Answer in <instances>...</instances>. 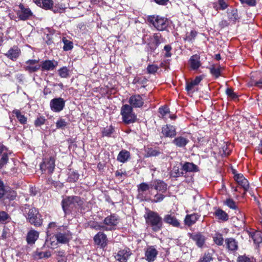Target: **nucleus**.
Segmentation results:
<instances>
[{
	"instance_id": "f257e3e1",
	"label": "nucleus",
	"mask_w": 262,
	"mask_h": 262,
	"mask_svg": "<svg viewBox=\"0 0 262 262\" xmlns=\"http://www.w3.org/2000/svg\"><path fill=\"white\" fill-rule=\"evenodd\" d=\"M82 204L83 201L78 196H67L63 199L61 202L62 208L66 215L80 207Z\"/></svg>"
},
{
	"instance_id": "f03ea898",
	"label": "nucleus",
	"mask_w": 262,
	"mask_h": 262,
	"mask_svg": "<svg viewBox=\"0 0 262 262\" xmlns=\"http://www.w3.org/2000/svg\"><path fill=\"white\" fill-rule=\"evenodd\" d=\"M144 217L146 224L150 226L154 231H158L162 228V219L158 213L149 210L144 215Z\"/></svg>"
},
{
	"instance_id": "7ed1b4c3",
	"label": "nucleus",
	"mask_w": 262,
	"mask_h": 262,
	"mask_svg": "<svg viewBox=\"0 0 262 262\" xmlns=\"http://www.w3.org/2000/svg\"><path fill=\"white\" fill-rule=\"evenodd\" d=\"M147 20L150 25L159 31L166 30L169 25L167 18L158 15H149Z\"/></svg>"
},
{
	"instance_id": "20e7f679",
	"label": "nucleus",
	"mask_w": 262,
	"mask_h": 262,
	"mask_svg": "<svg viewBox=\"0 0 262 262\" xmlns=\"http://www.w3.org/2000/svg\"><path fill=\"white\" fill-rule=\"evenodd\" d=\"M121 115L122 120L125 124L135 122L137 119L136 116L133 113L132 107L128 104H124L122 106Z\"/></svg>"
},
{
	"instance_id": "39448f33",
	"label": "nucleus",
	"mask_w": 262,
	"mask_h": 262,
	"mask_svg": "<svg viewBox=\"0 0 262 262\" xmlns=\"http://www.w3.org/2000/svg\"><path fill=\"white\" fill-rule=\"evenodd\" d=\"M138 198L142 201H146L149 199L150 189L152 188V183L149 184L145 182H143L138 185Z\"/></svg>"
},
{
	"instance_id": "423d86ee",
	"label": "nucleus",
	"mask_w": 262,
	"mask_h": 262,
	"mask_svg": "<svg viewBox=\"0 0 262 262\" xmlns=\"http://www.w3.org/2000/svg\"><path fill=\"white\" fill-rule=\"evenodd\" d=\"M103 222L105 227V231H113L117 229L120 219L117 215L112 214L105 217Z\"/></svg>"
},
{
	"instance_id": "0eeeda50",
	"label": "nucleus",
	"mask_w": 262,
	"mask_h": 262,
	"mask_svg": "<svg viewBox=\"0 0 262 262\" xmlns=\"http://www.w3.org/2000/svg\"><path fill=\"white\" fill-rule=\"evenodd\" d=\"M57 233L56 239L59 243L66 244L69 242L71 237L70 232L66 226H60L57 229Z\"/></svg>"
},
{
	"instance_id": "6e6552de",
	"label": "nucleus",
	"mask_w": 262,
	"mask_h": 262,
	"mask_svg": "<svg viewBox=\"0 0 262 262\" xmlns=\"http://www.w3.org/2000/svg\"><path fill=\"white\" fill-rule=\"evenodd\" d=\"M27 220L31 224L35 226H40L42 224V220L38 210L35 208L29 209L27 214Z\"/></svg>"
},
{
	"instance_id": "1a4fd4ad",
	"label": "nucleus",
	"mask_w": 262,
	"mask_h": 262,
	"mask_svg": "<svg viewBox=\"0 0 262 262\" xmlns=\"http://www.w3.org/2000/svg\"><path fill=\"white\" fill-rule=\"evenodd\" d=\"M18 9L16 11V14L20 20H27L31 18L33 15L31 9L22 4L18 5Z\"/></svg>"
},
{
	"instance_id": "9d476101",
	"label": "nucleus",
	"mask_w": 262,
	"mask_h": 262,
	"mask_svg": "<svg viewBox=\"0 0 262 262\" xmlns=\"http://www.w3.org/2000/svg\"><path fill=\"white\" fill-rule=\"evenodd\" d=\"M65 100L60 97L52 99L50 102L51 110L56 113L61 112L65 106Z\"/></svg>"
},
{
	"instance_id": "9b49d317",
	"label": "nucleus",
	"mask_w": 262,
	"mask_h": 262,
	"mask_svg": "<svg viewBox=\"0 0 262 262\" xmlns=\"http://www.w3.org/2000/svg\"><path fill=\"white\" fill-rule=\"evenodd\" d=\"M24 69L29 73H32L38 71L40 69L39 60L29 59L25 62Z\"/></svg>"
},
{
	"instance_id": "f8f14e48",
	"label": "nucleus",
	"mask_w": 262,
	"mask_h": 262,
	"mask_svg": "<svg viewBox=\"0 0 262 262\" xmlns=\"http://www.w3.org/2000/svg\"><path fill=\"white\" fill-rule=\"evenodd\" d=\"M162 135L166 138H173L177 134L176 127L170 124L163 126L161 129Z\"/></svg>"
},
{
	"instance_id": "ddd939ff",
	"label": "nucleus",
	"mask_w": 262,
	"mask_h": 262,
	"mask_svg": "<svg viewBox=\"0 0 262 262\" xmlns=\"http://www.w3.org/2000/svg\"><path fill=\"white\" fill-rule=\"evenodd\" d=\"M55 166L54 158L50 157L49 159H46L40 164V169L42 171L48 170V172L52 173L54 170Z\"/></svg>"
},
{
	"instance_id": "4468645a",
	"label": "nucleus",
	"mask_w": 262,
	"mask_h": 262,
	"mask_svg": "<svg viewBox=\"0 0 262 262\" xmlns=\"http://www.w3.org/2000/svg\"><path fill=\"white\" fill-rule=\"evenodd\" d=\"M58 66V62L54 60H46L42 61L40 64L41 70L42 72L53 71Z\"/></svg>"
},
{
	"instance_id": "2eb2a0df",
	"label": "nucleus",
	"mask_w": 262,
	"mask_h": 262,
	"mask_svg": "<svg viewBox=\"0 0 262 262\" xmlns=\"http://www.w3.org/2000/svg\"><path fill=\"white\" fill-rule=\"evenodd\" d=\"M130 255L131 252L129 249L124 248L119 250L115 257L119 262H126Z\"/></svg>"
},
{
	"instance_id": "dca6fc26",
	"label": "nucleus",
	"mask_w": 262,
	"mask_h": 262,
	"mask_svg": "<svg viewBox=\"0 0 262 262\" xmlns=\"http://www.w3.org/2000/svg\"><path fill=\"white\" fill-rule=\"evenodd\" d=\"M128 102L132 108L141 107L144 104V100L140 95H135L129 98Z\"/></svg>"
},
{
	"instance_id": "f3484780",
	"label": "nucleus",
	"mask_w": 262,
	"mask_h": 262,
	"mask_svg": "<svg viewBox=\"0 0 262 262\" xmlns=\"http://www.w3.org/2000/svg\"><path fill=\"white\" fill-rule=\"evenodd\" d=\"M152 186L158 192L164 193L167 189V185L163 181L160 180H155L152 182Z\"/></svg>"
},
{
	"instance_id": "a211bd4d",
	"label": "nucleus",
	"mask_w": 262,
	"mask_h": 262,
	"mask_svg": "<svg viewBox=\"0 0 262 262\" xmlns=\"http://www.w3.org/2000/svg\"><path fill=\"white\" fill-rule=\"evenodd\" d=\"M157 250L152 246L148 247L145 252V259L148 262L154 261L157 255Z\"/></svg>"
},
{
	"instance_id": "6ab92c4d",
	"label": "nucleus",
	"mask_w": 262,
	"mask_h": 262,
	"mask_svg": "<svg viewBox=\"0 0 262 262\" xmlns=\"http://www.w3.org/2000/svg\"><path fill=\"white\" fill-rule=\"evenodd\" d=\"M190 238L195 243L199 248H202L205 244L206 238L200 232H198L191 235Z\"/></svg>"
},
{
	"instance_id": "aec40b11",
	"label": "nucleus",
	"mask_w": 262,
	"mask_h": 262,
	"mask_svg": "<svg viewBox=\"0 0 262 262\" xmlns=\"http://www.w3.org/2000/svg\"><path fill=\"white\" fill-rule=\"evenodd\" d=\"M189 142V140L186 136H180L175 138L172 142L177 147L183 148Z\"/></svg>"
},
{
	"instance_id": "412c9836",
	"label": "nucleus",
	"mask_w": 262,
	"mask_h": 262,
	"mask_svg": "<svg viewBox=\"0 0 262 262\" xmlns=\"http://www.w3.org/2000/svg\"><path fill=\"white\" fill-rule=\"evenodd\" d=\"M20 54V50L17 46H14L10 48L5 55L10 59L16 60Z\"/></svg>"
},
{
	"instance_id": "4be33fe9",
	"label": "nucleus",
	"mask_w": 262,
	"mask_h": 262,
	"mask_svg": "<svg viewBox=\"0 0 262 262\" xmlns=\"http://www.w3.org/2000/svg\"><path fill=\"white\" fill-rule=\"evenodd\" d=\"M234 179L238 184V185H241L242 187L244 189L245 192L248 191L249 185L248 180L244 178L243 174H237L234 176Z\"/></svg>"
},
{
	"instance_id": "5701e85b",
	"label": "nucleus",
	"mask_w": 262,
	"mask_h": 262,
	"mask_svg": "<svg viewBox=\"0 0 262 262\" xmlns=\"http://www.w3.org/2000/svg\"><path fill=\"white\" fill-rule=\"evenodd\" d=\"M94 240L97 245L101 247H105L106 245V235L103 232H99L96 234L94 237Z\"/></svg>"
},
{
	"instance_id": "b1692460",
	"label": "nucleus",
	"mask_w": 262,
	"mask_h": 262,
	"mask_svg": "<svg viewBox=\"0 0 262 262\" xmlns=\"http://www.w3.org/2000/svg\"><path fill=\"white\" fill-rule=\"evenodd\" d=\"M159 113L160 117L164 119L165 120H167V115H168V117L171 120H174L176 118V116L170 114L169 109L167 106H163L159 108Z\"/></svg>"
},
{
	"instance_id": "393cba45",
	"label": "nucleus",
	"mask_w": 262,
	"mask_h": 262,
	"mask_svg": "<svg viewBox=\"0 0 262 262\" xmlns=\"http://www.w3.org/2000/svg\"><path fill=\"white\" fill-rule=\"evenodd\" d=\"M249 236L251 237L255 245H258L262 242V233L257 231H248Z\"/></svg>"
},
{
	"instance_id": "a878e982",
	"label": "nucleus",
	"mask_w": 262,
	"mask_h": 262,
	"mask_svg": "<svg viewBox=\"0 0 262 262\" xmlns=\"http://www.w3.org/2000/svg\"><path fill=\"white\" fill-rule=\"evenodd\" d=\"M130 159V152L125 149L121 150L118 154L117 160L122 163H124Z\"/></svg>"
},
{
	"instance_id": "bb28decb",
	"label": "nucleus",
	"mask_w": 262,
	"mask_h": 262,
	"mask_svg": "<svg viewBox=\"0 0 262 262\" xmlns=\"http://www.w3.org/2000/svg\"><path fill=\"white\" fill-rule=\"evenodd\" d=\"M164 221L175 227H179L180 226L179 221L172 214H166L164 217Z\"/></svg>"
},
{
	"instance_id": "cd10ccee",
	"label": "nucleus",
	"mask_w": 262,
	"mask_h": 262,
	"mask_svg": "<svg viewBox=\"0 0 262 262\" xmlns=\"http://www.w3.org/2000/svg\"><path fill=\"white\" fill-rule=\"evenodd\" d=\"M39 236V233L35 230H30L27 235V242L28 244H33L37 239Z\"/></svg>"
},
{
	"instance_id": "c85d7f7f",
	"label": "nucleus",
	"mask_w": 262,
	"mask_h": 262,
	"mask_svg": "<svg viewBox=\"0 0 262 262\" xmlns=\"http://www.w3.org/2000/svg\"><path fill=\"white\" fill-rule=\"evenodd\" d=\"M200 56L197 54L192 55L189 59L190 67L193 70H197L201 66Z\"/></svg>"
},
{
	"instance_id": "c756f323",
	"label": "nucleus",
	"mask_w": 262,
	"mask_h": 262,
	"mask_svg": "<svg viewBox=\"0 0 262 262\" xmlns=\"http://www.w3.org/2000/svg\"><path fill=\"white\" fill-rule=\"evenodd\" d=\"M182 170L186 172H195L199 170L197 165L191 162H185L182 166Z\"/></svg>"
},
{
	"instance_id": "7c9ffc66",
	"label": "nucleus",
	"mask_w": 262,
	"mask_h": 262,
	"mask_svg": "<svg viewBox=\"0 0 262 262\" xmlns=\"http://www.w3.org/2000/svg\"><path fill=\"white\" fill-rule=\"evenodd\" d=\"M35 3L38 6L46 10L52 9L53 7L52 0H35Z\"/></svg>"
},
{
	"instance_id": "2f4dec72",
	"label": "nucleus",
	"mask_w": 262,
	"mask_h": 262,
	"mask_svg": "<svg viewBox=\"0 0 262 262\" xmlns=\"http://www.w3.org/2000/svg\"><path fill=\"white\" fill-rule=\"evenodd\" d=\"M200 215L197 213L187 215L185 219V223L186 225L190 226L193 225L198 220Z\"/></svg>"
},
{
	"instance_id": "473e14b6",
	"label": "nucleus",
	"mask_w": 262,
	"mask_h": 262,
	"mask_svg": "<svg viewBox=\"0 0 262 262\" xmlns=\"http://www.w3.org/2000/svg\"><path fill=\"white\" fill-rule=\"evenodd\" d=\"M226 247L230 251H235L237 249V242L233 238H228L225 239Z\"/></svg>"
},
{
	"instance_id": "72a5a7b5",
	"label": "nucleus",
	"mask_w": 262,
	"mask_h": 262,
	"mask_svg": "<svg viewBox=\"0 0 262 262\" xmlns=\"http://www.w3.org/2000/svg\"><path fill=\"white\" fill-rule=\"evenodd\" d=\"M212 5L213 8L217 11L224 10L228 7V4L226 0H218L214 2Z\"/></svg>"
},
{
	"instance_id": "f704fd0d",
	"label": "nucleus",
	"mask_w": 262,
	"mask_h": 262,
	"mask_svg": "<svg viewBox=\"0 0 262 262\" xmlns=\"http://www.w3.org/2000/svg\"><path fill=\"white\" fill-rule=\"evenodd\" d=\"M170 174L171 177L174 178H177L183 176V172L181 170L180 163H177L173 166L170 172Z\"/></svg>"
},
{
	"instance_id": "c9c22d12",
	"label": "nucleus",
	"mask_w": 262,
	"mask_h": 262,
	"mask_svg": "<svg viewBox=\"0 0 262 262\" xmlns=\"http://www.w3.org/2000/svg\"><path fill=\"white\" fill-rule=\"evenodd\" d=\"M214 215L219 220L226 221L229 219L228 214L222 209H217L214 212Z\"/></svg>"
},
{
	"instance_id": "e433bc0d",
	"label": "nucleus",
	"mask_w": 262,
	"mask_h": 262,
	"mask_svg": "<svg viewBox=\"0 0 262 262\" xmlns=\"http://www.w3.org/2000/svg\"><path fill=\"white\" fill-rule=\"evenodd\" d=\"M228 17L229 20L233 23H235L239 18L237 10L236 9H232L227 11Z\"/></svg>"
},
{
	"instance_id": "4c0bfd02",
	"label": "nucleus",
	"mask_w": 262,
	"mask_h": 262,
	"mask_svg": "<svg viewBox=\"0 0 262 262\" xmlns=\"http://www.w3.org/2000/svg\"><path fill=\"white\" fill-rule=\"evenodd\" d=\"M79 173L74 170H70L68 172V181L70 182H76L79 179Z\"/></svg>"
},
{
	"instance_id": "58836bf2",
	"label": "nucleus",
	"mask_w": 262,
	"mask_h": 262,
	"mask_svg": "<svg viewBox=\"0 0 262 262\" xmlns=\"http://www.w3.org/2000/svg\"><path fill=\"white\" fill-rule=\"evenodd\" d=\"M58 243V242L56 240V237L49 238V236H48L46 240L45 244L47 247L54 249L57 247Z\"/></svg>"
},
{
	"instance_id": "ea45409f",
	"label": "nucleus",
	"mask_w": 262,
	"mask_h": 262,
	"mask_svg": "<svg viewBox=\"0 0 262 262\" xmlns=\"http://www.w3.org/2000/svg\"><path fill=\"white\" fill-rule=\"evenodd\" d=\"M210 72L212 76L218 78L221 75V67L220 66H212L209 68Z\"/></svg>"
},
{
	"instance_id": "a19ab883",
	"label": "nucleus",
	"mask_w": 262,
	"mask_h": 262,
	"mask_svg": "<svg viewBox=\"0 0 262 262\" xmlns=\"http://www.w3.org/2000/svg\"><path fill=\"white\" fill-rule=\"evenodd\" d=\"M13 114L15 115L16 118L18 120L19 122L23 124L26 123L27 118L18 110H14L13 112Z\"/></svg>"
},
{
	"instance_id": "79ce46f5",
	"label": "nucleus",
	"mask_w": 262,
	"mask_h": 262,
	"mask_svg": "<svg viewBox=\"0 0 262 262\" xmlns=\"http://www.w3.org/2000/svg\"><path fill=\"white\" fill-rule=\"evenodd\" d=\"M62 41L64 44L63 47V49L64 51H68L71 50L73 49V43L72 41L68 40L66 37L62 38Z\"/></svg>"
},
{
	"instance_id": "37998d69",
	"label": "nucleus",
	"mask_w": 262,
	"mask_h": 262,
	"mask_svg": "<svg viewBox=\"0 0 262 262\" xmlns=\"http://www.w3.org/2000/svg\"><path fill=\"white\" fill-rule=\"evenodd\" d=\"M58 73L61 78H66L69 76V70L67 67H63L59 69Z\"/></svg>"
},
{
	"instance_id": "c03bdc74",
	"label": "nucleus",
	"mask_w": 262,
	"mask_h": 262,
	"mask_svg": "<svg viewBox=\"0 0 262 262\" xmlns=\"http://www.w3.org/2000/svg\"><path fill=\"white\" fill-rule=\"evenodd\" d=\"M90 226L92 228L96 230L105 231V227L103 222H93L91 224H90Z\"/></svg>"
},
{
	"instance_id": "a18cd8bd",
	"label": "nucleus",
	"mask_w": 262,
	"mask_h": 262,
	"mask_svg": "<svg viewBox=\"0 0 262 262\" xmlns=\"http://www.w3.org/2000/svg\"><path fill=\"white\" fill-rule=\"evenodd\" d=\"M214 242L217 245H222L224 243V239L222 234L219 233H215L213 236Z\"/></svg>"
},
{
	"instance_id": "49530a36",
	"label": "nucleus",
	"mask_w": 262,
	"mask_h": 262,
	"mask_svg": "<svg viewBox=\"0 0 262 262\" xmlns=\"http://www.w3.org/2000/svg\"><path fill=\"white\" fill-rule=\"evenodd\" d=\"M212 259V254L206 252L200 257L199 262H210Z\"/></svg>"
},
{
	"instance_id": "de8ad7c7",
	"label": "nucleus",
	"mask_w": 262,
	"mask_h": 262,
	"mask_svg": "<svg viewBox=\"0 0 262 262\" xmlns=\"http://www.w3.org/2000/svg\"><path fill=\"white\" fill-rule=\"evenodd\" d=\"M224 204L227 205L230 209L233 210H237L238 207L236 204V203L234 201L233 199H227L225 201Z\"/></svg>"
},
{
	"instance_id": "09e8293b",
	"label": "nucleus",
	"mask_w": 262,
	"mask_h": 262,
	"mask_svg": "<svg viewBox=\"0 0 262 262\" xmlns=\"http://www.w3.org/2000/svg\"><path fill=\"white\" fill-rule=\"evenodd\" d=\"M164 193L162 192H157L154 195V198L152 200H151L152 203H158L162 202L165 197V195L163 194Z\"/></svg>"
},
{
	"instance_id": "8fccbe9b",
	"label": "nucleus",
	"mask_w": 262,
	"mask_h": 262,
	"mask_svg": "<svg viewBox=\"0 0 262 262\" xmlns=\"http://www.w3.org/2000/svg\"><path fill=\"white\" fill-rule=\"evenodd\" d=\"M9 154L7 152H3L2 157L0 159V168H2L5 165L8 161Z\"/></svg>"
},
{
	"instance_id": "3c124183",
	"label": "nucleus",
	"mask_w": 262,
	"mask_h": 262,
	"mask_svg": "<svg viewBox=\"0 0 262 262\" xmlns=\"http://www.w3.org/2000/svg\"><path fill=\"white\" fill-rule=\"evenodd\" d=\"M56 227L57 225L55 222L50 223L48 225L47 231V236H50L53 234V229H56L57 230V228Z\"/></svg>"
},
{
	"instance_id": "603ef678",
	"label": "nucleus",
	"mask_w": 262,
	"mask_h": 262,
	"mask_svg": "<svg viewBox=\"0 0 262 262\" xmlns=\"http://www.w3.org/2000/svg\"><path fill=\"white\" fill-rule=\"evenodd\" d=\"M238 262H255V260L253 257L241 256L238 257Z\"/></svg>"
},
{
	"instance_id": "864d4df0",
	"label": "nucleus",
	"mask_w": 262,
	"mask_h": 262,
	"mask_svg": "<svg viewBox=\"0 0 262 262\" xmlns=\"http://www.w3.org/2000/svg\"><path fill=\"white\" fill-rule=\"evenodd\" d=\"M197 35V32L194 30H191L190 33L187 34L186 40L190 41L195 38Z\"/></svg>"
},
{
	"instance_id": "5fc2aeb1",
	"label": "nucleus",
	"mask_w": 262,
	"mask_h": 262,
	"mask_svg": "<svg viewBox=\"0 0 262 262\" xmlns=\"http://www.w3.org/2000/svg\"><path fill=\"white\" fill-rule=\"evenodd\" d=\"M159 68L157 65L155 64H149L147 67V71L149 74H154L155 73Z\"/></svg>"
},
{
	"instance_id": "6e6d98bb",
	"label": "nucleus",
	"mask_w": 262,
	"mask_h": 262,
	"mask_svg": "<svg viewBox=\"0 0 262 262\" xmlns=\"http://www.w3.org/2000/svg\"><path fill=\"white\" fill-rule=\"evenodd\" d=\"M154 42L156 46H158L161 42V36L159 33H155L153 35Z\"/></svg>"
},
{
	"instance_id": "4d7b16f0",
	"label": "nucleus",
	"mask_w": 262,
	"mask_h": 262,
	"mask_svg": "<svg viewBox=\"0 0 262 262\" xmlns=\"http://www.w3.org/2000/svg\"><path fill=\"white\" fill-rule=\"evenodd\" d=\"M195 85L191 81L190 82H187L186 84V90L188 93H193L195 91Z\"/></svg>"
},
{
	"instance_id": "13d9d810",
	"label": "nucleus",
	"mask_w": 262,
	"mask_h": 262,
	"mask_svg": "<svg viewBox=\"0 0 262 262\" xmlns=\"http://www.w3.org/2000/svg\"><path fill=\"white\" fill-rule=\"evenodd\" d=\"M46 119L44 117H38L34 122V124L36 126H39L45 124Z\"/></svg>"
},
{
	"instance_id": "bf43d9fd",
	"label": "nucleus",
	"mask_w": 262,
	"mask_h": 262,
	"mask_svg": "<svg viewBox=\"0 0 262 262\" xmlns=\"http://www.w3.org/2000/svg\"><path fill=\"white\" fill-rule=\"evenodd\" d=\"M67 125V123L62 119H60L56 123V126L57 128H62L66 127Z\"/></svg>"
},
{
	"instance_id": "052dcab7",
	"label": "nucleus",
	"mask_w": 262,
	"mask_h": 262,
	"mask_svg": "<svg viewBox=\"0 0 262 262\" xmlns=\"http://www.w3.org/2000/svg\"><path fill=\"white\" fill-rule=\"evenodd\" d=\"M113 132V128L112 126L106 127L104 128L103 132L102 135L103 136H110Z\"/></svg>"
},
{
	"instance_id": "680f3d73",
	"label": "nucleus",
	"mask_w": 262,
	"mask_h": 262,
	"mask_svg": "<svg viewBox=\"0 0 262 262\" xmlns=\"http://www.w3.org/2000/svg\"><path fill=\"white\" fill-rule=\"evenodd\" d=\"M242 4L249 6L254 7L256 5V0H239Z\"/></svg>"
},
{
	"instance_id": "e2e57ef3",
	"label": "nucleus",
	"mask_w": 262,
	"mask_h": 262,
	"mask_svg": "<svg viewBox=\"0 0 262 262\" xmlns=\"http://www.w3.org/2000/svg\"><path fill=\"white\" fill-rule=\"evenodd\" d=\"M64 8L62 5H57L53 7L52 11L54 13H62L64 11Z\"/></svg>"
},
{
	"instance_id": "0e129e2a",
	"label": "nucleus",
	"mask_w": 262,
	"mask_h": 262,
	"mask_svg": "<svg viewBox=\"0 0 262 262\" xmlns=\"http://www.w3.org/2000/svg\"><path fill=\"white\" fill-rule=\"evenodd\" d=\"M172 49V48L170 45H167L165 46L164 48V50L165 51V56L166 57H170L171 56V54L170 53V51Z\"/></svg>"
},
{
	"instance_id": "69168bd1",
	"label": "nucleus",
	"mask_w": 262,
	"mask_h": 262,
	"mask_svg": "<svg viewBox=\"0 0 262 262\" xmlns=\"http://www.w3.org/2000/svg\"><path fill=\"white\" fill-rule=\"evenodd\" d=\"M37 255L39 258H48L51 256V252L50 251L40 252H38Z\"/></svg>"
},
{
	"instance_id": "338daca9",
	"label": "nucleus",
	"mask_w": 262,
	"mask_h": 262,
	"mask_svg": "<svg viewBox=\"0 0 262 262\" xmlns=\"http://www.w3.org/2000/svg\"><path fill=\"white\" fill-rule=\"evenodd\" d=\"M226 93L228 96L231 97L232 99L237 98L236 94L233 92V90L232 89L228 88L226 90Z\"/></svg>"
},
{
	"instance_id": "774afa93",
	"label": "nucleus",
	"mask_w": 262,
	"mask_h": 262,
	"mask_svg": "<svg viewBox=\"0 0 262 262\" xmlns=\"http://www.w3.org/2000/svg\"><path fill=\"white\" fill-rule=\"evenodd\" d=\"M9 217V215L5 211H0V222H4Z\"/></svg>"
}]
</instances>
